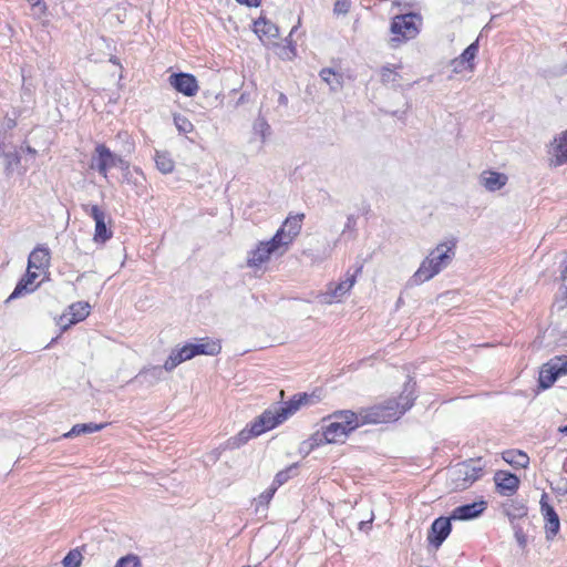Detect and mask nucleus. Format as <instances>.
<instances>
[{"mask_svg":"<svg viewBox=\"0 0 567 567\" xmlns=\"http://www.w3.org/2000/svg\"><path fill=\"white\" fill-rule=\"evenodd\" d=\"M323 421L328 423L322 425L321 433L317 432L313 435V441L317 444L343 443L348 435L362 423L359 416L350 410L336 411Z\"/></svg>","mask_w":567,"mask_h":567,"instance_id":"1","label":"nucleus"},{"mask_svg":"<svg viewBox=\"0 0 567 567\" xmlns=\"http://www.w3.org/2000/svg\"><path fill=\"white\" fill-rule=\"evenodd\" d=\"M455 248L454 240L440 243L433 248L412 276L413 284L421 285L429 281L445 269L455 257Z\"/></svg>","mask_w":567,"mask_h":567,"instance_id":"2","label":"nucleus"},{"mask_svg":"<svg viewBox=\"0 0 567 567\" xmlns=\"http://www.w3.org/2000/svg\"><path fill=\"white\" fill-rule=\"evenodd\" d=\"M413 401L412 391L403 393L399 400H388L384 404L371 408L364 415L363 422L386 423L395 421L413 405Z\"/></svg>","mask_w":567,"mask_h":567,"instance_id":"3","label":"nucleus"},{"mask_svg":"<svg viewBox=\"0 0 567 567\" xmlns=\"http://www.w3.org/2000/svg\"><path fill=\"white\" fill-rule=\"evenodd\" d=\"M421 22L422 18L416 13L395 16L390 27L392 33V38L389 41L390 47L395 49L402 43L416 38L420 33Z\"/></svg>","mask_w":567,"mask_h":567,"instance_id":"4","label":"nucleus"},{"mask_svg":"<svg viewBox=\"0 0 567 567\" xmlns=\"http://www.w3.org/2000/svg\"><path fill=\"white\" fill-rule=\"evenodd\" d=\"M92 168L97 169V172L104 177L107 178V172L112 167H118L124 172V181L130 182L133 174L130 172V164L121 156L111 152L109 147L104 144H99L95 147V155L92 158Z\"/></svg>","mask_w":567,"mask_h":567,"instance_id":"5","label":"nucleus"},{"mask_svg":"<svg viewBox=\"0 0 567 567\" xmlns=\"http://www.w3.org/2000/svg\"><path fill=\"white\" fill-rule=\"evenodd\" d=\"M482 473L483 465L480 460L456 464L449 471L450 486L453 489H466L482 476Z\"/></svg>","mask_w":567,"mask_h":567,"instance_id":"6","label":"nucleus"},{"mask_svg":"<svg viewBox=\"0 0 567 567\" xmlns=\"http://www.w3.org/2000/svg\"><path fill=\"white\" fill-rule=\"evenodd\" d=\"M280 243L279 236H272L269 240L259 241L255 249L249 251L247 265L250 268H259L268 262L272 256H282L287 249Z\"/></svg>","mask_w":567,"mask_h":567,"instance_id":"7","label":"nucleus"},{"mask_svg":"<svg viewBox=\"0 0 567 567\" xmlns=\"http://www.w3.org/2000/svg\"><path fill=\"white\" fill-rule=\"evenodd\" d=\"M285 421V413H281L279 408L275 410H266L259 415L250 425L239 433V440L246 442L251 437L259 436L266 431L272 430L278 424Z\"/></svg>","mask_w":567,"mask_h":567,"instance_id":"8","label":"nucleus"},{"mask_svg":"<svg viewBox=\"0 0 567 567\" xmlns=\"http://www.w3.org/2000/svg\"><path fill=\"white\" fill-rule=\"evenodd\" d=\"M83 210L93 218L95 223V229L93 240L96 244H105L113 236V231L106 226V221L110 218L103 209L97 205H83Z\"/></svg>","mask_w":567,"mask_h":567,"instance_id":"9","label":"nucleus"},{"mask_svg":"<svg viewBox=\"0 0 567 567\" xmlns=\"http://www.w3.org/2000/svg\"><path fill=\"white\" fill-rule=\"evenodd\" d=\"M548 165L553 168L567 165V130L557 134L547 145Z\"/></svg>","mask_w":567,"mask_h":567,"instance_id":"10","label":"nucleus"},{"mask_svg":"<svg viewBox=\"0 0 567 567\" xmlns=\"http://www.w3.org/2000/svg\"><path fill=\"white\" fill-rule=\"evenodd\" d=\"M303 218V214L289 215L281 227L276 231L275 236H279L280 243H285L282 245L287 250L295 238L300 234Z\"/></svg>","mask_w":567,"mask_h":567,"instance_id":"11","label":"nucleus"},{"mask_svg":"<svg viewBox=\"0 0 567 567\" xmlns=\"http://www.w3.org/2000/svg\"><path fill=\"white\" fill-rule=\"evenodd\" d=\"M355 284V276H348L343 281L338 285L330 284L324 293L319 296L320 302L324 305H332L340 302L342 298L352 289Z\"/></svg>","mask_w":567,"mask_h":567,"instance_id":"12","label":"nucleus"},{"mask_svg":"<svg viewBox=\"0 0 567 567\" xmlns=\"http://www.w3.org/2000/svg\"><path fill=\"white\" fill-rule=\"evenodd\" d=\"M168 83L177 92L188 97L195 96L199 91L198 81L190 73H174L169 75Z\"/></svg>","mask_w":567,"mask_h":567,"instance_id":"13","label":"nucleus"},{"mask_svg":"<svg viewBox=\"0 0 567 567\" xmlns=\"http://www.w3.org/2000/svg\"><path fill=\"white\" fill-rule=\"evenodd\" d=\"M91 306L87 302L79 301L72 303L68 311L60 316L58 324L66 330L71 324L83 321L90 315Z\"/></svg>","mask_w":567,"mask_h":567,"instance_id":"14","label":"nucleus"},{"mask_svg":"<svg viewBox=\"0 0 567 567\" xmlns=\"http://www.w3.org/2000/svg\"><path fill=\"white\" fill-rule=\"evenodd\" d=\"M451 517L436 518L429 530L427 540L435 548H439L452 530Z\"/></svg>","mask_w":567,"mask_h":567,"instance_id":"15","label":"nucleus"},{"mask_svg":"<svg viewBox=\"0 0 567 567\" xmlns=\"http://www.w3.org/2000/svg\"><path fill=\"white\" fill-rule=\"evenodd\" d=\"M547 498L548 496L543 494L539 504L540 512L546 520V537L547 539H551L559 532L560 523L557 513L555 512L554 507L548 504Z\"/></svg>","mask_w":567,"mask_h":567,"instance_id":"16","label":"nucleus"},{"mask_svg":"<svg viewBox=\"0 0 567 567\" xmlns=\"http://www.w3.org/2000/svg\"><path fill=\"white\" fill-rule=\"evenodd\" d=\"M494 482L497 492L503 496L514 495L519 486V478L506 471H497L494 474Z\"/></svg>","mask_w":567,"mask_h":567,"instance_id":"17","label":"nucleus"},{"mask_svg":"<svg viewBox=\"0 0 567 567\" xmlns=\"http://www.w3.org/2000/svg\"><path fill=\"white\" fill-rule=\"evenodd\" d=\"M42 272L43 271H38L33 268L28 267L25 276L17 284L14 290L9 296L8 301L17 299L23 296L24 293L33 292L39 286L37 279L40 277Z\"/></svg>","mask_w":567,"mask_h":567,"instance_id":"18","label":"nucleus"},{"mask_svg":"<svg viewBox=\"0 0 567 567\" xmlns=\"http://www.w3.org/2000/svg\"><path fill=\"white\" fill-rule=\"evenodd\" d=\"M195 357L193 343H186L183 347L173 349L164 362L165 371H173L178 364L184 361L190 360Z\"/></svg>","mask_w":567,"mask_h":567,"instance_id":"19","label":"nucleus"},{"mask_svg":"<svg viewBox=\"0 0 567 567\" xmlns=\"http://www.w3.org/2000/svg\"><path fill=\"white\" fill-rule=\"evenodd\" d=\"M254 32L264 43H271L279 37V28L266 18H259L255 21Z\"/></svg>","mask_w":567,"mask_h":567,"instance_id":"20","label":"nucleus"},{"mask_svg":"<svg viewBox=\"0 0 567 567\" xmlns=\"http://www.w3.org/2000/svg\"><path fill=\"white\" fill-rule=\"evenodd\" d=\"M485 507V502H475L472 504L462 505L453 509L451 518L457 520L473 519L480 516Z\"/></svg>","mask_w":567,"mask_h":567,"instance_id":"21","label":"nucleus"},{"mask_svg":"<svg viewBox=\"0 0 567 567\" xmlns=\"http://www.w3.org/2000/svg\"><path fill=\"white\" fill-rule=\"evenodd\" d=\"M29 268L45 272L50 266V251L47 247H35L28 258Z\"/></svg>","mask_w":567,"mask_h":567,"instance_id":"22","label":"nucleus"},{"mask_svg":"<svg viewBox=\"0 0 567 567\" xmlns=\"http://www.w3.org/2000/svg\"><path fill=\"white\" fill-rule=\"evenodd\" d=\"M507 176L497 172H484L481 175V184L489 192H495L505 186Z\"/></svg>","mask_w":567,"mask_h":567,"instance_id":"23","label":"nucleus"},{"mask_svg":"<svg viewBox=\"0 0 567 567\" xmlns=\"http://www.w3.org/2000/svg\"><path fill=\"white\" fill-rule=\"evenodd\" d=\"M502 458L515 468H527L529 465V456L520 450L504 451Z\"/></svg>","mask_w":567,"mask_h":567,"instance_id":"24","label":"nucleus"},{"mask_svg":"<svg viewBox=\"0 0 567 567\" xmlns=\"http://www.w3.org/2000/svg\"><path fill=\"white\" fill-rule=\"evenodd\" d=\"M194 353L196 355H216L220 352L221 346L218 341L212 340L209 338H204L198 340V342L193 343Z\"/></svg>","mask_w":567,"mask_h":567,"instance_id":"25","label":"nucleus"},{"mask_svg":"<svg viewBox=\"0 0 567 567\" xmlns=\"http://www.w3.org/2000/svg\"><path fill=\"white\" fill-rule=\"evenodd\" d=\"M163 367L158 365H152L142 369L138 374L135 377V379L140 380L142 383H146L148 385H153L162 380L163 378Z\"/></svg>","mask_w":567,"mask_h":567,"instance_id":"26","label":"nucleus"},{"mask_svg":"<svg viewBox=\"0 0 567 567\" xmlns=\"http://www.w3.org/2000/svg\"><path fill=\"white\" fill-rule=\"evenodd\" d=\"M105 426H106L105 423H101V424H96V423L75 424L63 436L66 437V439H70V437H73V436H78L80 434L94 433V432L101 431Z\"/></svg>","mask_w":567,"mask_h":567,"instance_id":"27","label":"nucleus"},{"mask_svg":"<svg viewBox=\"0 0 567 567\" xmlns=\"http://www.w3.org/2000/svg\"><path fill=\"white\" fill-rule=\"evenodd\" d=\"M154 159L156 167L161 173L169 174L174 171L175 163L167 152L156 151Z\"/></svg>","mask_w":567,"mask_h":567,"instance_id":"28","label":"nucleus"},{"mask_svg":"<svg viewBox=\"0 0 567 567\" xmlns=\"http://www.w3.org/2000/svg\"><path fill=\"white\" fill-rule=\"evenodd\" d=\"M320 78L332 91H338L342 87V76L336 73L332 69H322L320 71Z\"/></svg>","mask_w":567,"mask_h":567,"instance_id":"29","label":"nucleus"},{"mask_svg":"<svg viewBox=\"0 0 567 567\" xmlns=\"http://www.w3.org/2000/svg\"><path fill=\"white\" fill-rule=\"evenodd\" d=\"M309 398L307 394L299 395L298 398H293L290 400L286 406L279 408L281 413H285V421L296 413L301 405L306 404L308 402Z\"/></svg>","mask_w":567,"mask_h":567,"instance_id":"30","label":"nucleus"},{"mask_svg":"<svg viewBox=\"0 0 567 567\" xmlns=\"http://www.w3.org/2000/svg\"><path fill=\"white\" fill-rule=\"evenodd\" d=\"M477 52H478V42L475 41L473 42L472 44H470L464 51L463 53L458 56L460 58V61L458 63H465L467 64V69L468 71H473L474 70V59L476 58L477 55Z\"/></svg>","mask_w":567,"mask_h":567,"instance_id":"31","label":"nucleus"},{"mask_svg":"<svg viewBox=\"0 0 567 567\" xmlns=\"http://www.w3.org/2000/svg\"><path fill=\"white\" fill-rule=\"evenodd\" d=\"M558 377L559 374L551 369L550 364L546 363L543 365L539 372V384L543 389H547L556 381Z\"/></svg>","mask_w":567,"mask_h":567,"instance_id":"32","label":"nucleus"},{"mask_svg":"<svg viewBox=\"0 0 567 567\" xmlns=\"http://www.w3.org/2000/svg\"><path fill=\"white\" fill-rule=\"evenodd\" d=\"M254 133L258 135L261 142H265L271 133L270 125L264 117H258L252 125Z\"/></svg>","mask_w":567,"mask_h":567,"instance_id":"33","label":"nucleus"},{"mask_svg":"<svg viewBox=\"0 0 567 567\" xmlns=\"http://www.w3.org/2000/svg\"><path fill=\"white\" fill-rule=\"evenodd\" d=\"M396 68L391 66H383L381 69V81L384 84H391L392 86L398 85L399 79L401 78L400 74L395 70Z\"/></svg>","mask_w":567,"mask_h":567,"instance_id":"34","label":"nucleus"},{"mask_svg":"<svg viewBox=\"0 0 567 567\" xmlns=\"http://www.w3.org/2000/svg\"><path fill=\"white\" fill-rule=\"evenodd\" d=\"M83 556L79 549L70 550L62 560L64 567H80Z\"/></svg>","mask_w":567,"mask_h":567,"instance_id":"35","label":"nucleus"},{"mask_svg":"<svg viewBox=\"0 0 567 567\" xmlns=\"http://www.w3.org/2000/svg\"><path fill=\"white\" fill-rule=\"evenodd\" d=\"M286 41L287 44L279 48L278 55L282 60L290 61L296 58L297 50L295 43L291 40L287 39Z\"/></svg>","mask_w":567,"mask_h":567,"instance_id":"36","label":"nucleus"},{"mask_svg":"<svg viewBox=\"0 0 567 567\" xmlns=\"http://www.w3.org/2000/svg\"><path fill=\"white\" fill-rule=\"evenodd\" d=\"M174 124L178 132L184 134L190 133L194 130L193 123L186 116L181 114L174 116Z\"/></svg>","mask_w":567,"mask_h":567,"instance_id":"37","label":"nucleus"},{"mask_svg":"<svg viewBox=\"0 0 567 567\" xmlns=\"http://www.w3.org/2000/svg\"><path fill=\"white\" fill-rule=\"evenodd\" d=\"M550 364L551 369L556 371L559 375L567 374V357H555L550 361L547 362Z\"/></svg>","mask_w":567,"mask_h":567,"instance_id":"38","label":"nucleus"},{"mask_svg":"<svg viewBox=\"0 0 567 567\" xmlns=\"http://www.w3.org/2000/svg\"><path fill=\"white\" fill-rule=\"evenodd\" d=\"M114 567H142V563L137 555L128 554L121 557Z\"/></svg>","mask_w":567,"mask_h":567,"instance_id":"39","label":"nucleus"},{"mask_svg":"<svg viewBox=\"0 0 567 567\" xmlns=\"http://www.w3.org/2000/svg\"><path fill=\"white\" fill-rule=\"evenodd\" d=\"M296 470V465H291L288 468L280 471L276 474L271 486H276V489L285 484L290 478V472Z\"/></svg>","mask_w":567,"mask_h":567,"instance_id":"40","label":"nucleus"},{"mask_svg":"<svg viewBox=\"0 0 567 567\" xmlns=\"http://www.w3.org/2000/svg\"><path fill=\"white\" fill-rule=\"evenodd\" d=\"M130 172L133 175L130 176L131 181L127 183L134 184L136 187H144L145 177H144L142 171L137 167H134L133 169H130Z\"/></svg>","mask_w":567,"mask_h":567,"instance_id":"41","label":"nucleus"},{"mask_svg":"<svg viewBox=\"0 0 567 567\" xmlns=\"http://www.w3.org/2000/svg\"><path fill=\"white\" fill-rule=\"evenodd\" d=\"M276 486H270L268 489L262 492L256 499L258 505H267L276 493Z\"/></svg>","mask_w":567,"mask_h":567,"instance_id":"42","label":"nucleus"},{"mask_svg":"<svg viewBox=\"0 0 567 567\" xmlns=\"http://www.w3.org/2000/svg\"><path fill=\"white\" fill-rule=\"evenodd\" d=\"M350 7H351L350 0H336L333 10L337 14H346L349 12Z\"/></svg>","mask_w":567,"mask_h":567,"instance_id":"43","label":"nucleus"},{"mask_svg":"<svg viewBox=\"0 0 567 567\" xmlns=\"http://www.w3.org/2000/svg\"><path fill=\"white\" fill-rule=\"evenodd\" d=\"M514 536H515L519 547L525 548L526 544H527V538H526V535L520 526L514 525Z\"/></svg>","mask_w":567,"mask_h":567,"instance_id":"44","label":"nucleus"},{"mask_svg":"<svg viewBox=\"0 0 567 567\" xmlns=\"http://www.w3.org/2000/svg\"><path fill=\"white\" fill-rule=\"evenodd\" d=\"M33 8L34 12L42 14L47 10V6L43 0H27Z\"/></svg>","mask_w":567,"mask_h":567,"instance_id":"45","label":"nucleus"},{"mask_svg":"<svg viewBox=\"0 0 567 567\" xmlns=\"http://www.w3.org/2000/svg\"><path fill=\"white\" fill-rule=\"evenodd\" d=\"M4 156L7 158V168L8 169H10L13 165H18L20 163V157L18 156V154L16 152L7 153Z\"/></svg>","mask_w":567,"mask_h":567,"instance_id":"46","label":"nucleus"},{"mask_svg":"<svg viewBox=\"0 0 567 567\" xmlns=\"http://www.w3.org/2000/svg\"><path fill=\"white\" fill-rule=\"evenodd\" d=\"M458 61H460V58H456V59L452 60V62H451V65L453 66V72L454 73H461V72H463L465 70H468L467 69V64L458 63Z\"/></svg>","mask_w":567,"mask_h":567,"instance_id":"47","label":"nucleus"},{"mask_svg":"<svg viewBox=\"0 0 567 567\" xmlns=\"http://www.w3.org/2000/svg\"><path fill=\"white\" fill-rule=\"evenodd\" d=\"M240 4H246L247 7H258L261 0H236Z\"/></svg>","mask_w":567,"mask_h":567,"instance_id":"48","label":"nucleus"},{"mask_svg":"<svg viewBox=\"0 0 567 567\" xmlns=\"http://www.w3.org/2000/svg\"><path fill=\"white\" fill-rule=\"evenodd\" d=\"M373 522V514L371 515V517L368 519V520H362L360 522L359 524V529L360 530H365L367 528L370 527V525L372 524Z\"/></svg>","mask_w":567,"mask_h":567,"instance_id":"49","label":"nucleus"},{"mask_svg":"<svg viewBox=\"0 0 567 567\" xmlns=\"http://www.w3.org/2000/svg\"><path fill=\"white\" fill-rule=\"evenodd\" d=\"M278 102H279V104H281V105H287V103H288V99H287V96H286L284 93H280V94H279V97H278Z\"/></svg>","mask_w":567,"mask_h":567,"instance_id":"50","label":"nucleus"},{"mask_svg":"<svg viewBox=\"0 0 567 567\" xmlns=\"http://www.w3.org/2000/svg\"><path fill=\"white\" fill-rule=\"evenodd\" d=\"M300 24H301V20H300V18H299V19H298L297 24H296V25H293V27H292V29H291V31H290V33H289V38H291V37H292V34H293V33L296 32V30L300 27Z\"/></svg>","mask_w":567,"mask_h":567,"instance_id":"51","label":"nucleus"},{"mask_svg":"<svg viewBox=\"0 0 567 567\" xmlns=\"http://www.w3.org/2000/svg\"><path fill=\"white\" fill-rule=\"evenodd\" d=\"M558 430H559L560 433H564V434L567 435V425L566 426H560Z\"/></svg>","mask_w":567,"mask_h":567,"instance_id":"52","label":"nucleus"},{"mask_svg":"<svg viewBox=\"0 0 567 567\" xmlns=\"http://www.w3.org/2000/svg\"><path fill=\"white\" fill-rule=\"evenodd\" d=\"M28 152H29V153H35V151H34V150H32L31 147H29V148H28Z\"/></svg>","mask_w":567,"mask_h":567,"instance_id":"53","label":"nucleus"},{"mask_svg":"<svg viewBox=\"0 0 567 567\" xmlns=\"http://www.w3.org/2000/svg\"><path fill=\"white\" fill-rule=\"evenodd\" d=\"M243 567H250V566H243Z\"/></svg>","mask_w":567,"mask_h":567,"instance_id":"54","label":"nucleus"}]
</instances>
